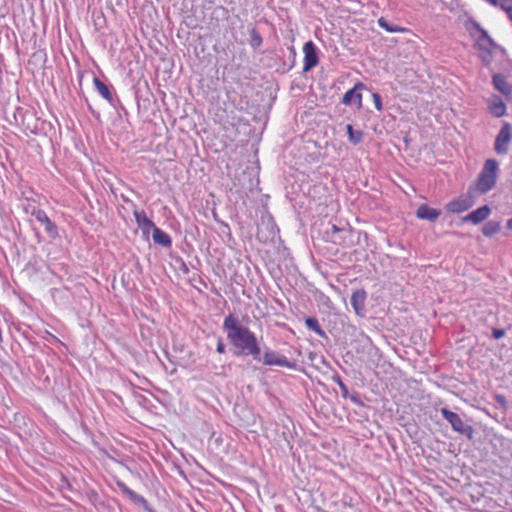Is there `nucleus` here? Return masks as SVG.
Masks as SVG:
<instances>
[{"label":"nucleus","mask_w":512,"mask_h":512,"mask_svg":"<svg viewBox=\"0 0 512 512\" xmlns=\"http://www.w3.org/2000/svg\"><path fill=\"white\" fill-rule=\"evenodd\" d=\"M223 328L227 332V339L235 355H251L254 360H260L261 348L255 333L242 325L237 317L227 315L223 321Z\"/></svg>","instance_id":"f257e3e1"},{"label":"nucleus","mask_w":512,"mask_h":512,"mask_svg":"<svg viewBox=\"0 0 512 512\" xmlns=\"http://www.w3.org/2000/svg\"><path fill=\"white\" fill-rule=\"evenodd\" d=\"M498 162L494 159H487L476 180L474 194H485L492 190L496 184Z\"/></svg>","instance_id":"f03ea898"},{"label":"nucleus","mask_w":512,"mask_h":512,"mask_svg":"<svg viewBox=\"0 0 512 512\" xmlns=\"http://www.w3.org/2000/svg\"><path fill=\"white\" fill-rule=\"evenodd\" d=\"M440 412L442 416L450 423L454 431L466 435L469 439L472 438L474 432L472 426L466 425L457 413L452 412L447 408H441Z\"/></svg>","instance_id":"7ed1b4c3"},{"label":"nucleus","mask_w":512,"mask_h":512,"mask_svg":"<svg viewBox=\"0 0 512 512\" xmlns=\"http://www.w3.org/2000/svg\"><path fill=\"white\" fill-rule=\"evenodd\" d=\"M474 189L469 188L466 195H460L457 198L452 199L445 206L446 210L451 213H461L467 211L472 207L474 203Z\"/></svg>","instance_id":"20e7f679"},{"label":"nucleus","mask_w":512,"mask_h":512,"mask_svg":"<svg viewBox=\"0 0 512 512\" xmlns=\"http://www.w3.org/2000/svg\"><path fill=\"white\" fill-rule=\"evenodd\" d=\"M512 139V127L505 123L496 137L494 149L497 154L504 155L508 153L509 145Z\"/></svg>","instance_id":"39448f33"},{"label":"nucleus","mask_w":512,"mask_h":512,"mask_svg":"<svg viewBox=\"0 0 512 512\" xmlns=\"http://www.w3.org/2000/svg\"><path fill=\"white\" fill-rule=\"evenodd\" d=\"M303 71L308 72L314 67H316L319 63V58L317 54V48L312 41H308L303 45Z\"/></svg>","instance_id":"423d86ee"},{"label":"nucleus","mask_w":512,"mask_h":512,"mask_svg":"<svg viewBox=\"0 0 512 512\" xmlns=\"http://www.w3.org/2000/svg\"><path fill=\"white\" fill-rule=\"evenodd\" d=\"M263 363L267 366H280L294 369L296 364L289 361L286 356L267 349L263 356Z\"/></svg>","instance_id":"0eeeda50"},{"label":"nucleus","mask_w":512,"mask_h":512,"mask_svg":"<svg viewBox=\"0 0 512 512\" xmlns=\"http://www.w3.org/2000/svg\"><path fill=\"white\" fill-rule=\"evenodd\" d=\"M365 89V84L358 81L354 87L348 90L342 97V103L344 105L355 104L357 108L362 107V94L361 92Z\"/></svg>","instance_id":"6e6552de"},{"label":"nucleus","mask_w":512,"mask_h":512,"mask_svg":"<svg viewBox=\"0 0 512 512\" xmlns=\"http://www.w3.org/2000/svg\"><path fill=\"white\" fill-rule=\"evenodd\" d=\"M133 215L135 217V221L139 229L142 231L143 236L146 238L149 237L151 231L157 227L153 223L152 220H150L144 210H135L133 212Z\"/></svg>","instance_id":"1a4fd4ad"},{"label":"nucleus","mask_w":512,"mask_h":512,"mask_svg":"<svg viewBox=\"0 0 512 512\" xmlns=\"http://www.w3.org/2000/svg\"><path fill=\"white\" fill-rule=\"evenodd\" d=\"M35 219L44 225L45 231L49 236L55 238L58 235L57 226L50 220L44 210L38 209L33 212Z\"/></svg>","instance_id":"9d476101"},{"label":"nucleus","mask_w":512,"mask_h":512,"mask_svg":"<svg viewBox=\"0 0 512 512\" xmlns=\"http://www.w3.org/2000/svg\"><path fill=\"white\" fill-rule=\"evenodd\" d=\"M366 298L367 294L363 289L356 290L352 293L350 302L357 315H363Z\"/></svg>","instance_id":"9b49d317"},{"label":"nucleus","mask_w":512,"mask_h":512,"mask_svg":"<svg viewBox=\"0 0 512 512\" xmlns=\"http://www.w3.org/2000/svg\"><path fill=\"white\" fill-rule=\"evenodd\" d=\"M490 213V207L488 205H484L469 213L466 217L463 218V221H469L472 222L473 224H479L486 220L489 217Z\"/></svg>","instance_id":"f8f14e48"},{"label":"nucleus","mask_w":512,"mask_h":512,"mask_svg":"<svg viewBox=\"0 0 512 512\" xmlns=\"http://www.w3.org/2000/svg\"><path fill=\"white\" fill-rule=\"evenodd\" d=\"M494 87L506 97L512 95V85L507 81L506 77L502 74H495L493 76Z\"/></svg>","instance_id":"ddd939ff"},{"label":"nucleus","mask_w":512,"mask_h":512,"mask_svg":"<svg viewBox=\"0 0 512 512\" xmlns=\"http://www.w3.org/2000/svg\"><path fill=\"white\" fill-rule=\"evenodd\" d=\"M441 212L440 210L429 207L427 204H421L417 211L416 216L422 220L435 221Z\"/></svg>","instance_id":"4468645a"},{"label":"nucleus","mask_w":512,"mask_h":512,"mask_svg":"<svg viewBox=\"0 0 512 512\" xmlns=\"http://www.w3.org/2000/svg\"><path fill=\"white\" fill-rule=\"evenodd\" d=\"M474 37L476 38L477 46H479L481 49H487L489 46L493 44V41L488 35V33L478 24H475Z\"/></svg>","instance_id":"2eb2a0df"},{"label":"nucleus","mask_w":512,"mask_h":512,"mask_svg":"<svg viewBox=\"0 0 512 512\" xmlns=\"http://www.w3.org/2000/svg\"><path fill=\"white\" fill-rule=\"evenodd\" d=\"M489 110L494 116L501 117L506 112V106L500 97L494 95L489 99Z\"/></svg>","instance_id":"dca6fc26"},{"label":"nucleus","mask_w":512,"mask_h":512,"mask_svg":"<svg viewBox=\"0 0 512 512\" xmlns=\"http://www.w3.org/2000/svg\"><path fill=\"white\" fill-rule=\"evenodd\" d=\"M93 84L97 92L110 104L113 103V94L110 91L109 87L102 82L99 78L94 77Z\"/></svg>","instance_id":"f3484780"},{"label":"nucleus","mask_w":512,"mask_h":512,"mask_svg":"<svg viewBox=\"0 0 512 512\" xmlns=\"http://www.w3.org/2000/svg\"><path fill=\"white\" fill-rule=\"evenodd\" d=\"M152 237L156 244L162 245L164 247H170L172 245L171 237L158 227L153 230Z\"/></svg>","instance_id":"a211bd4d"},{"label":"nucleus","mask_w":512,"mask_h":512,"mask_svg":"<svg viewBox=\"0 0 512 512\" xmlns=\"http://www.w3.org/2000/svg\"><path fill=\"white\" fill-rule=\"evenodd\" d=\"M378 25L390 33H405L408 31L405 27L389 23L384 17L378 19Z\"/></svg>","instance_id":"6ab92c4d"},{"label":"nucleus","mask_w":512,"mask_h":512,"mask_svg":"<svg viewBox=\"0 0 512 512\" xmlns=\"http://www.w3.org/2000/svg\"><path fill=\"white\" fill-rule=\"evenodd\" d=\"M500 228V222L489 221L483 226L482 232L486 237H492L500 231Z\"/></svg>","instance_id":"aec40b11"},{"label":"nucleus","mask_w":512,"mask_h":512,"mask_svg":"<svg viewBox=\"0 0 512 512\" xmlns=\"http://www.w3.org/2000/svg\"><path fill=\"white\" fill-rule=\"evenodd\" d=\"M347 134L349 137V141L354 145L359 144L363 139V132L358 130H354L351 124L346 125Z\"/></svg>","instance_id":"412c9836"},{"label":"nucleus","mask_w":512,"mask_h":512,"mask_svg":"<svg viewBox=\"0 0 512 512\" xmlns=\"http://www.w3.org/2000/svg\"><path fill=\"white\" fill-rule=\"evenodd\" d=\"M305 324L306 326L314 331L316 334H318L319 336L323 337L325 336V332L324 330L321 328V326L319 325V322L316 318L314 317H308L306 318L305 320Z\"/></svg>","instance_id":"4be33fe9"},{"label":"nucleus","mask_w":512,"mask_h":512,"mask_svg":"<svg viewBox=\"0 0 512 512\" xmlns=\"http://www.w3.org/2000/svg\"><path fill=\"white\" fill-rule=\"evenodd\" d=\"M500 6L507 13L508 17L512 19V0H500Z\"/></svg>","instance_id":"5701e85b"},{"label":"nucleus","mask_w":512,"mask_h":512,"mask_svg":"<svg viewBox=\"0 0 512 512\" xmlns=\"http://www.w3.org/2000/svg\"><path fill=\"white\" fill-rule=\"evenodd\" d=\"M372 100H373L375 108L378 111H382L383 110V105H382L381 96L378 93H373L372 94Z\"/></svg>","instance_id":"b1692460"},{"label":"nucleus","mask_w":512,"mask_h":512,"mask_svg":"<svg viewBox=\"0 0 512 512\" xmlns=\"http://www.w3.org/2000/svg\"><path fill=\"white\" fill-rule=\"evenodd\" d=\"M127 496L133 500L134 502L138 503H146V500L144 497L139 496L137 493H135L133 490L129 491Z\"/></svg>","instance_id":"393cba45"},{"label":"nucleus","mask_w":512,"mask_h":512,"mask_svg":"<svg viewBox=\"0 0 512 512\" xmlns=\"http://www.w3.org/2000/svg\"><path fill=\"white\" fill-rule=\"evenodd\" d=\"M334 381L338 384L343 396H346L347 393H348V388L347 386L344 384V382L342 381V379L340 378V376H336L334 377Z\"/></svg>","instance_id":"a878e982"},{"label":"nucleus","mask_w":512,"mask_h":512,"mask_svg":"<svg viewBox=\"0 0 512 512\" xmlns=\"http://www.w3.org/2000/svg\"><path fill=\"white\" fill-rule=\"evenodd\" d=\"M216 351L220 354H224L226 351L225 344L223 343L221 338L218 339Z\"/></svg>","instance_id":"bb28decb"},{"label":"nucleus","mask_w":512,"mask_h":512,"mask_svg":"<svg viewBox=\"0 0 512 512\" xmlns=\"http://www.w3.org/2000/svg\"><path fill=\"white\" fill-rule=\"evenodd\" d=\"M505 331L503 329H493L492 335L495 339H500L504 336Z\"/></svg>","instance_id":"cd10ccee"},{"label":"nucleus","mask_w":512,"mask_h":512,"mask_svg":"<svg viewBox=\"0 0 512 512\" xmlns=\"http://www.w3.org/2000/svg\"><path fill=\"white\" fill-rule=\"evenodd\" d=\"M118 487L121 489V491L124 493V494H128L129 491H131V489H129L125 484L123 483H118Z\"/></svg>","instance_id":"c85d7f7f"},{"label":"nucleus","mask_w":512,"mask_h":512,"mask_svg":"<svg viewBox=\"0 0 512 512\" xmlns=\"http://www.w3.org/2000/svg\"><path fill=\"white\" fill-rule=\"evenodd\" d=\"M508 229L512 230V218L507 222Z\"/></svg>","instance_id":"c756f323"},{"label":"nucleus","mask_w":512,"mask_h":512,"mask_svg":"<svg viewBox=\"0 0 512 512\" xmlns=\"http://www.w3.org/2000/svg\"><path fill=\"white\" fill-rule=\"evenodd\" d=\"M262 41L261 37L258 35L256 38H255V42H257L258 44H260Z\"/></svg>","instance_id":"7c9ffc66"},{"label":"nucleus","mask_w":512,"mask_h":512,"mask_svg":"<svg viewBox=\"0 0 512 512\" xmlns=\"http://www.w3.org/2000/svg\"><path fill=\"white\" fill-rule=\"evenodd\" d=\"M27 129H28L31 133H34V132H35L36 127H34V128L27 127Z\"/></svg>","instance_id":"2f4dec72"}]
</instances>
